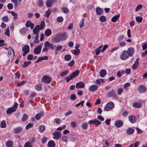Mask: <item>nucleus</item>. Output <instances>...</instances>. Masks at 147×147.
I'll return each instance as SVG.
<instances>
[{"instance_id": "obj_25", "label": "nucleus", "mask_w": 147, "mask_h": 147, "mask_svg": "<svg viewBox=\"0 0 147 147\" xmlns=\"http://www.w3.org/2000/svg\"><path fill=\"white\" fill-rule=\"evenodd\" d=\"M120 17V14L115 15L112 18L111 21L114 22H116Z\"/></svg>"}, {"instance_id": "obj_4", "label": "nucleus", "mask_w": 147, "mask_h": 147, "mask_svg": "<svg viewBox=\"0 0 147 147\" xmlns=\"http://www.w3.org/2000/svg\"><path fill=\"white\" fill-rule=\"evenodd\" d=\"M129 57L127 51H124L120 55V58L123 60H125L128 59Z\"/></svg>"}, {"instance_id": "obj_63", "label": "nucleus", "mask_w": 147, "mask_h": 147, "mask_svg": "<svg viewBox=\"0 0 147 147\" xmlns=\"http://www.w3.org/2000/svg\"><path fill=\"white\" fill-rule=\"evenodd\" d=\"M75 62L74 60H72L70 62H69L67 65L69 66H72L74 64Z\"/></svg>"}, {"instance_id": "obj_33", "label": "nucleus", "mask_w": 147, "mask_h": 147, "mask_svg": "<svg viewBox=\"0 0 147 147\" xmlns=\"http://www.w3.org/2000/svg\"><path fill=\"white\" fill-rule=\"evenodd\" d=\"M64 59L66 61H69L71 59V55L69 54H67L64 56Z\"/></svg>"}, {"instance_id": "obj_29", "label": "nucleus", "mask_w": 147, "mask_h": 147, "mask_svg": "<svg viewBox=\"0 0 147 147\" xmlns=\"http://www.w3.org/2000/svg\"><path fill=\"white\" fill-rule=\"evenodd\" d=\"M51 34V30L49 29H47L45 32V35L47 36H49Z\"/></svg>"}, {"instance_id": "obj_64", "label": "nucleus", "mask_w": 147, "mask_h": 147, "mask_svg": "<svg viewBox=\"0 0 147 147\" xmlns=\"http://www.w3.org/2000/svg\"><path fill=\"white\" fill-rule=\"evenodd\" d=\"M70 98L71 100H74L76 99V97L75 95L74 94H72L70 96Z\"/></svg>"}, {"instance_id": "obj_54", "label": "nucleus", "mask_w": 147, "mask_h": 147, "mask_svg": "<svg viewBox=\"0 0 147 147\" xmlns=\"http://www.w3.org/2000/svg\"><path fill=\"white\" fill-rule=\"evenodd\" d=\"M68 137L64 136L62 138V140L64 142H67L68 141Z\"/></svg>"}, {"instance_id": "obj_9", "label": "nucleus", "mask_w": 147, "mask_h": 147, "mask_svg": "<svg viewBox=\"0 0 147 147\" xmlns=\"http://www.w3.org/2000/svg\"><path fill=\"white\" fill-rule=\"evenodd\" d=\"M42 46L39 45L34 49L33 53L35 54L38 55L40 53L41 50Z\"/></svg>"}, {"instance_id": "obj_2", "label": "nucleus", "mask_w": 147, "mask_h": 147, "mask_svg": "<svg viewBox=\"0 0 147 147\" xmlns=\"http://www.w3.org/2000/svg\"><path fill=\"white\" fill-rule=\"evenodd\" d=\"M114 106V104L112 102H108L104 108L105 111H107L112 109Z\"/></svg>"}, {"instance_id": "obj_14", "label": "nucleus", "mask_w": 147, "mask_h": 147, "mask_svg": "<svg viewBox=\"0 0 147 147\" xmlns=\"http://www.w3.org/2000/svg\"><path fill=\"white\" fill-rule=\"evenodd\" d=\"M85 87V84L82 81L78 82L76 84V87L77 88H84Z\"/></svg>"}, {"instance_id": "obj_26", "label": "nucleus", "mask_w": 147, "mask_h": 147, "mask_svg": "<svg viewBox=\"0 0 147 147\" xmlns=\"http://www.w3.org/2000/svg\"><path fill=\"white\" fill-rule=\"evenodd\" d=\"M42 85L40 83L36 84L35 86L36 90L38 91H40L42 89Z\"/></svg>"}, {"instance_id": "obj_12", "label": "nucleus", "mask_w": 147, "mask_h": 147, "mask_svg": "<svg viewBox=\"0 0 147 147\" xmlns=\"http://www.w3.org/2000/svg\"><path fill=\"white\" fill-rule=\"evenodd\" d=\"M23 129L22 127H16L14 130V132L16 134H20Z\"/></svg>"}, {"instance_id": "obj_28", "label": "nucleus", "mask_w": 147, "mask_h": 147, "mask_svg": "<svg viewBox=\"0 0 147 147\" xmlns=\"http://www.w3.org/2000/svg\"><path fill=\"white\" fill-rule=\"evenodd\" d=\"M71 51L73 54L76 56L78 55L80 52V49H74L71 50Z\"/></svg>"}, {"instance_id": "obj_45", "label": "nucleus", "mask_w": 147, "mask_h": 147, "mask_svg": "<svg viewBox=\"0 0 147 147\" xmlns=\"http://www.w3.org/2000/svg\"><path fill=\"white\" fill-rule=\"evenodd\" d=\"M28 116L26 114L24 113L23 114L22 119V121H26L28 119Z\"/></svg>"}, {"instance_id": "obj_16", "label": "nucleus", "mask_w": 147, "mask_h": 147, "mask_svg": "<svg viewBox=\"0 0 147 147\" xmlns=\"http://www.w3.org/2000/svg\"><path fill=\"white\" fill-rule=\"evenodd\" d=\"M80 73V71L79 70H76L74 72L72 73L70 75L72 77V78L78 77Z\"/></svg>"}, {"instance_id": "obj_59", "label": "nucleus", "mask_w": 147, "mask_h": 147, "mask_svg": "<svg viewBox=\"0 0 147 147\" xmlns=\"http://www.w3.org/2000/svg\"><path fill=\"white\" fill-rule=\"evenodd\" d=\"M63 20V19L62 17L59 16L57 18V21L59 23L62 22Z\"/></svg>"}, {"instance_id": "obj_22", "label": "nucleus", "mask_w": 147, "mask_h": 147, "mask_svg": "<svg viewBox=\"0 0 147 147\" xmlns=\"http://www.w3.org/2000/svg\"><path fill=\"white\" fill-rule=\"evenodd\" d=\"M96 11L97 14L99 15L102 14L104 11L101 8L99 7H97L96 8Z\"/></svg>"}, {"instance_id": "obj_62", "label": "nucleus", "mask_w": 147, "mask_h": 147, "mask_svg": "<svg viewBox=\"0 0 147 147\" xmlns=\"http://www.w3.org/2000/svg\"><path fill=\"white\" fill-rule=\"evenodd\" d=\"M84 102V100H83L81 101L80 102L76 104L75 105V107H78L79 106L81 105V106L82 107L83 105V104Z\"/></svg>"}, {"instance_id": "obj_23", "label": "nucleus", "mask_w": 147, "mask_h": 147, "mask_svg": "<svg viewBox=\"0 0 147 147\" xmlns=\"http://www.w3.org/2000/svg\"><path fill=\"white\" fill-rule=\"evenodd\" d=\"M16 111V110H15L14 108L12 107H11L8 108L6 111V112L7 114L9 115Z\"/></svg>"}, {"instance_id": "obj_52", "label": "nucleus", "mask_w": 147, "mask_h": 147, "mask_svg": "<svg viewBox=\"0 0 147 147\" xmlns=\"http://www.w3.org/2000/svg\"><path fill=\"white\" fill-rule=\"evenodd\" d=\"M61 10L62 11L63 13H67L69 11L68 9L65 7H63L61 9Z\"/></svg>"}, {"instance_id": "obj_61", "label": "nucleus", "mask_w": 147, "mask_h": 147, "mask_svg": "<svg viewBox=\"0 0 147 147\" xmlns=\"http://www.w3.org/2000/svg\"><path fill=\"white\" fill-rule=\"evenodd\" d=\"M4 34L5 35H6L8 36H10L9 30L8 27L7 28H6V31L5 32Z\"/></svg>"}, {"instance_id": "obj_38", "label": "nucleus", "mask_w": 147, "mask_h": 147, "mask_svg": "<svg viewBox=\"0 0 147 147\" xmlns=\"http://www.w3.org/2000/svg\"><path fill=\"white\" fill-rule=\"evenodd\" d=\"M52 11L51 9H49L48 10L46 11L45 14L44 15L45 16H47L48 18Z\"/></svg>"}, {"instance_id": "obj_10", "label": "nucleus", "mask_w": 147, "mask_h": 147, "mask_svg": "<svg viewBox=\"0 0 147 147\" xmlns=\"http://www.w3.org/2000/svg\"><path fill=\"white\" fill-rule=\"evenodd\" d=\"M139 65V58H136L134 63L133 64L131 67V68L134 70H135L137 68V66Z\"/></svg>"}, {"instance_id": "obj_8", "label": "nucleus", "mask_w": 147, "mask_h": 147, "mask_svg": "<svg viewBox=\"0 0 147 147\" xmlns=\"http://www.w3.org/2000/svg\"><path fill=\"white\" fill-rule=\"evenodd\" d=\"M53 135L54 136L53 137V139H56L57 140H58L61 138V134L60 131H55L54 132L53 134Z\"/></svg>"}, {"instance_id": "obj_60", "label": "nucleus", "mask_w": 147, "mask_h": 147, "mask_svg": "<svg viewBox=\"0 0 147 147\" xmlns=\"http://www.w3.org/2000/svg\"><path fill=\"white\" fill-rule=\"evenodd\" d=\"M7 7L9 9H12L13 7V5L11 3H9L7 5Z\"/></svg>"}, {"instance_id": "obj_3", "label": "nucleus", "mask_w": 147, "mask_h": 147, "mask_svg": "<svg viewBox=\"0 0 147 147\" xmlns=\"http://www.w3.org/2000/svg\"><path fill=\"white\" fill-rule=\"evenodd\" d=\"M22 51L23 52L22 56H24L27 54L29 53L30 51V47L28 45H24L22 48Z\"/></svg>"}, {"instance_id": "obj_55", "label": "nucleus", "mask_w": 147, "mask_h": 147, "mask_svg": "<svg viewBox=\"0 0 147 147\" xmlns=\"http://www.w3.org/2000/svg\"><path fill=\"white\" fill-rule=\"evenodd\" d=\"M142 5L140 4L138 5L136 7V8L135 9V11H137L139 10H140L142 8Z\"/></svg>"}, {"instance_id": "obj_39", "label": "nucleus", "mask_w": 147, "mask_h": 147, "mask_svg": "<svg viewBox=\"0 0 147 147\" xmlns=\"http://www.w3.org/2000/svg\"><path fill=\"white\" fill-rule=\"evenodd\" d=\"M46 4L47 7L48 8H49L52 6L53 4V3H52V2L50 0H47L46 2Z\"/></svg>"}, {"instance_id": "obj_49", "label": "nucleus", "mask_w": 147, "mask_h": 147, "mask_svg": "<svg viewBox=\"0 0 147 147\" xmlns=\"http://www.w3.org/2000/svg\"><path fill=\"white\" fill-rule=\"evenodd\" d=\"M142 50L143 51H144L147 48V42L146 43H143L142 44Z\"/></svg>"}, {"instance_id": "obj_34", "label": "nucleus", "mask_w": 147, "mask_h": 147, "mask_svg": "<svg viewBox=\"0 0 147 147\" xmlns=\"http://www.w3.org/2000/svg\"><path fill=\"white\" fill-rule=\"evenodd\" d=\"M103 47V45H101L98 48L96 49L95 50V54L96 55H98L100 53L101 51V50L100 49L101 48Z\"/></svg>"}, {"instance_id": "obj_6", "label": "nucleus", "mask_w": 147, "mask_h": 147, "mask_svg": "<svg viewBox=\"0 0 147 147\" xmlns=\"http://www.w3.org/2000/svg\"><path fill=\"white\" fill-rule=\"evenodd\" d=\"M107 96L109 97H112L113 98H116L117 95L115 90H112L108 93Z\"/></svg>"}, {"instance_id": "obj_32", "label": "nucleus", "mask_w": 147, "mask_h": 147, "mask_svg": "<svg viewBox=\"0 0 147 147\" xmlns=\"http://www.w3.org/2000/svg\"><path fill=\"white\" fill-rule=\"evenodd\" d=\"M13 143L11 140L7 141L6 143V145L7 147H11L13 145Z\"/></svg>"}, {"instance_id": "obj_56", "label": "nucleus", "mask_w": 147, "mask_h": 147, "mask_svg": "<svg viewBox=\"0 0 147 147\" xmlns=\"http://www.w3.org/2000/svg\"><path fill=\"white\" fill-rule=\"evenodd\" d=\"M2 20L5 22H7L9 21V18L7 16H5L2 17Z\"/></svg>"}, {"instance_id": "obj_41", "label": "nucleus", "mask_w": 147, "mask_h": 147, "mask_svg": "<svg viewBox=\"0 0 147 147\" xmlns=\"http://www.w3.org/2000/svg\"><path fill=\"white\" fill-rule=\"evenodd\" d=\"M135 18L136 22L140 23L143 20L142 17L139 16H136Z\"/></svg>"}, {"instance_id": "obj_50", "label": "nucleus", "mask_w": 147, "mask_h": 147, "mask_svg": "<svg viewBox=\"0 0 147 147\" xmlns=\"http://www.w3.org/2000/svg\"><path fill=\"white\" fill-rule=\"evenodd\" d=\"M68 72V71L67 70H66L62 72L60 74V76L61 77L64 76L67 74Z\"/></svg>"}, {"instance_id": "obj_15", "label": "nucleus", "mask_w": 147, "mask_h": 147, "mask_svg": "<svg viewBox=\"0 0 147 147\" xmlns=\"http://www.w3.org/2000/svg\"><path fill=\"white\" fill-rule=\"evenodd\" d=\"M98 88V86L96 85H91L89 88V90L90 92H94Z\"/></svg>"}, {"instance_id": "obj_35", "label": "nucleus", "mask_w": 147, "mask_h": 147, "mask_svg": "<svg viewBox=\"0 0 147 147\" xmlns=\"http://www.w3.org/2000/svg\"><path fill=\"white\" fill-rule=\"evenodd\" d=\"M99 19L100 21L102 22H105L107 20L105 17L102 15L100 16L99 17Z\"/></svg>"}, {"instance_id": "obj_20", "label": "nucleus", "mask_w": 147, "mask_h": 147, "mask_svg": "<svg viewBox=\"0 0 147 147\" xmlns=\"http://www.w3.org/2000/svg\"><path fill=\"white\" fill-rule=\"evenodd\" d=\"M61 40L60 39L59 36L58 34L57 33L56 34L55 36L53 38L52 41L54 43H57L59 42Z\"/></svg>"}, {"instance_id": "obj_27", "label": "nucleus", "mask_w": 147, "mask_h": 147, "mask_svg": "<svg viewBox=\"0 0 147 147\" xmlns=\"http://www.w3.org/2000/svg\"><path fill=\"white\" fill-rule=\"evenodd\" d=\"M142 105V104L140 102H134L133 103L132 106L134 107L140 108Z\"/></svg>"}, {"instance_id": "obj_57", "label": "nucleus", "mask_w": 147, "mask_h": 147, "mask_svg": "<svg viewBox=\"0 0 147 147\" xmlns=\"http://www.w3.org/2000/svg\"><path fill=\"white\" fill-rule=\"evenodd\" d=\"M33 126V124L31 123H29L28 124L26 127V129H28L29 128L32 127Z\"/></svg>"}, {"instance_id": "obj_46", "label": "nucleus", "mask_w": 147, "mask_h": 147, "mask_svg": "<svg viewBox=\"0 0 147 147\" xmlns=\"http://www.w3.org/2000/svg\"><path fill=\"white\" fill-rule=\"evenodd\" d=\"M81 127L83 129H87L88 127L87 124L86 122L83 123L81 125Z\"/></svg>"}, {"instance_id": "obj_47", "label": "nucleus", "mask_w": 147, "mask_h": 147, "mask_svg": "<svg viewBox=\"0 0 147 147\" xmlns=\"http://www.w3.org/2000/svg\"><path fill=\"white\" fill-rule=\"evenodd\" d=\"M84 20L85 19L82 18L81 20L80 21L79 25L80 28H81L83 26Z\"/></svg>"}, {"instance_id": "obj_18", "label": "nucleus", "mask_w": 147, "mask_h": 147, "mask_svg": "<svg viewBox=\"0 0 147 147\" xmlns=\"http://www.w3.org/2000/svg\"><path fill=\"white\" fill-rule=\"evenodd\" d=\"M39 25H37L33 29V33L34 34H38L40 29L39 28Z\"/></svg>"}, {"instance_id": "obj_53", "label": "nucleus", "mask_w": 147, "mask_h": 147, "mask_svg": "<svg viewBox=\"0 0 147 147\" xmlns=\"http://www.w3.org/2000/svg\"><path fill=\"white\" fill-rule=\"evenodd\" d=\"M12 15L14 16L13 18L14 19H17L18 18V15L16 13L13 11H10Z\"/></svg>"}, {"instance_id": "obj_48", "label": "nucleus", "mask_w": 147, "mask_h": 147, "mask_svg": "<svg viewBox=\"0 0 147 147\" xmlns=\"http://www.w3.org/2000/svg\"><path fill=\"white\" fill-rule=\"evenodd\" d=\"M38 5L40 7H42L43 5V2L42 0H39L38 1Z\"/></svg>"}, {"instance_id": "obj_7", "label": "nucleus", "mask_w": 147, "mask_h": 147, "mask_svg": "<svg viewBox=\"0 0 147 147\" xmlns=\"http://www.w3.org/2000/svg\"><path fill=\"white\" fill-rule=\"evenodd\" d=\"M146 90V87L143 85H140L138 89V91L141 93H144Z\"/></svg>"}, {"instance_id": "obj_13", "label": "nucleus", "mask_w": 147, "mask_h": 147, "mask_svg": "<svg viewBox=\"0 0 147 147\" xmlns=\"http://www.w3.org/2000/svg\"><path fill=\"white\" fill-rule=\"evenodd\" d=\"M44 112L42 111H40L39 113L36 114L35 116V118L36 120H39L40 118L44 115Z\"/></svg>"}, {"instance_id": "obj_11", "label": "nucleus", "mask_w": 147, "mask_h": 147, "mask_svg": "<svg viewBox=\"0 0 147 147\" xmlns=\"http://www.w3.org/2000/svg\"><path fill=\"white\" fill-rule=\"evenodd\" d=\"M128 119L130 122L134 123L136 121V117L134 115H130L128 117Z\"/></svg>"}, {"instance_id": "obj_58", "label": "nucleus", "mask_w": 147, "mask_h": 147, "mask_svg": "<svg viewBox=\"0 0 147 147\" xmlns=\"http://www.w3.org/2000/svg\"><path fill=\"white\" fill-rule=\"evenodd\" d=\"M51 43L48 41H46L44 43V46L45 47H49Z\"/></svg>"}, {"instance_id": "obj_44", "label": "nucleus", "mask_w": 147, "mask_h": 147, "mask_svg": "<svg viewBox=\"0 0 147 147\" xmlns=\"http://www.w3.org/2000/svg\"><path fill=\"white\" fill-rule=\"evenodd\" d=\"M45 25V22L44 20H42L41 21L40 24V26L39 25V28L40 30H42Z\"/></svg>"}, {"instance_id": "obj_40", "label": "nucleus", "mask_w": 147, "mask_h": 147, "mask_svg": "<svg viewBox=\"0 0 147 147\" xmlns=\"http://www.w3.org/2000/svg\"><path fill=\"white\" fill-rule=\"evenodd\" d=\"M27 32V29L26 27H24L21 29L20 30V32L21 34H24Z\"/></svg>"}, {"instance_id": "obj_21", "label": "nucleus", "mask_w": 147, "mask_h": 147, "mask_svg": "<svg viewBox=\"0 0 147 147\" xmlns=\"http://www.w3.org/2000/svg\"><path fill=\"white\" fill-rule=\"evenodd\" d=\"M123 124V123L122 121L121 120H118L115 123V125L117 127L119 128L121 127Z\"/></svg>"}, {"instance_id": "obj_51", "label": "nucleus", "mask_w": 147, "mask_h": 147, "mask_svg": "<svg viewBox=\"0 0 147 147\" xmlns=\"http://www.w3.org/2000/svg\"><path fill=\"white\" fill-rule=\"evenodd\" d=\"M26 83L25 81H22L19 82L17 83V86H20L23 85L25 83Z\"/></svg>"}, {"instance_id": "obj_37", "label": "nucleus", "mask_w": 147, "mask_h": 147, "mask_svg": "<svg viewBox=\"0 0 147 147\" xmlns=\"http://www.w3.org/2000/svg\"><path fill=\"white\" fill-rule=\"evenodd\" d=\"M24 147H33L30 141H28L26 142L24 146Z\"/></svg>"}, {"instance_id": "obj_31", "label": "nucleus", "mask_w": 147, "mask_h": 147, "mask_svg": "<svg viewBox=\"0 0 147 147\" xmlns=\"http://www.w3.org/2000/svg\"><path fill=\"white\" fill-rule=\"evenodd\" d=\"M107 74V72L105 70L102 69L100 72V76L102 77H104Z\"/></svg>"}, {"instance_id": "obj_42", "label": "nucleus", "mask_w": 147, "mask_h": 147, "mask_svg": "<svg viewBox=\"0 0 147 147\" xmlns=\"http://www.w3.org/2000/svg\"><path fill=\"white\" fill-rule=\"evenodd\" d=\"M45 130V127L43 125H40L39 127V130L40 133L43 132Z\"/></svg>"}, {"instance_id": "obj_5", "label": "nucleus", "mask_w": 147, "mask_h": 147, "mask_svg": "<svg viewBox=\"0 0 147 147\" xmlns=\"http://www.w3.org/2000/svg\"><path fill=\"white\" fill-rule=\"evenodd\" d=\"M58 34L59 36L61 41H63L66 39L68 36V33L65 32Z\"/></svg>"}, {"instance_id": "obj_1", "label": "nucleus", "mask_w": 147, "mask_h": 147, "mask_svg": "<svg viewBox=\"0 0 147 147\" xmlns=\"http://www.w3.org/2000/svg\"><path fill=\"white\" fill-rule=\"evenodd\" d=\"M41 80L42 82H43L44 83L49 84L51 82L52 78L49 76L45 75L42 77Z\"/></svg>"}, {"instance_id": "obj_30", "label": "nucleus", "mask_w": 147, "mask_h": 147, "mask_svg": "<svg viewBox=\"0 0 147 147\" xmlns=\"http://www.w3.org/2000/svg\"><path fill=\"white\" fill-rule=\"evenodd\" d=\"M101 123V122L96 119L93 120V124H94L95 126H98Z\"/></svg>"}, {"instance_id": "obj_19", "label": "nucleus", "mask_w": 147, "mask_h": 147, "mask_svg": "<svg viewBox=\"0 0 147 147\" xmlns=\"http://www.w3.org/2000/svg\"><path fill=\"white\" fill-rule=\"evenodd\" d=\"M127 52L129 57L132 56L134 52V49L132 47H130L127 49Z\"/></svg>"}, {"instance_id": "obj_24", "label": "nucleus", "mask_w": 147, "mask_h": 147, "mask_svg": "<svg viewBox=\"0 0 147 147\" xmlns=\"http://www.w3.org/2000/svg\"><path fill=\"white\" fill-rule=\"evenodd\" d=\"M47 146L48 147H55V143L53 141L50 140L48 143Z\"/></svg>"}, {"instance_id": "obj_17", "label": "nucleus", "mask_w": 147, "mask_h": 147, "mask_svg": "<svg viewBox=\"0 0 147 147\" xmlns=\"http://www.w3.org/2000/svg\"><path fill=\"white\" fill-rule=\"evenodd\" d=\"M135 130L132 127H128L126 130V133L128 135H132L134 132Z\"/></svg>"}, {"instance_id": "obj_43", "label": "nucleus", "mask_w": 147, "mask_h": 147, "mask_svg": "<svg viewBox=\"0 0 147 147\" xmlns=\"http://www.w3.org/2000/svg\"><path fill=\"white\" fill-rule=\"evenodd\" d=\"M31 63V61H24L22 67H26Z\"/></svg>"}, {"instance_id": "obj_36", "label": "nucleus", "mask_w": 147, "mask_h": 147, "mask_svg": "<svg viewBox=\"0 0 147 147\" xmlns=\"http://www.w3.org/2000/svg\"><path fill=\"white\" fill-rule=\"evenodd\" d=\"M0 126L1 127L3 128H4L6 127L7 125L5 120H3L1 122Z\"/></svg>"}]
</instances>
